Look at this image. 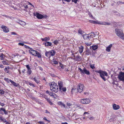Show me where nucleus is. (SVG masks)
I'll list each match as a JSON object with an SVG mask.
<instances>
[{
  "label": "nucleus",
  "mask_w": 124,
  "mask_h": 124,
  "mask_svg": "<svg viewBox=\"0 0 124 124\" xmlns=\"http://www.w3.org/2000/svg\"><path fill=\"white\" fill-rule=\"evenodd\" d=\"M115 31L116 35L124 40V34L123 31L119 29L116 28L115 29Z\"/></svg>",
  "instance_id": "1"
},
{
  "label": "nucleus",
  "mask_w": 124,
  "mask_h": 124,
  "mask_svg": "<svg viewBox=\"0 0 124 124\" xmlns=\"http://www.w3.org/2000/svg\"><path fill=\"white\" fill-rule=\"evenodd\" d=\"M50 89L52 91L57 92L58 91V88L56 84L54 82H53L50 84Z\"/></svg>",
  "instance_id": "2"
},
{
  "label": "nucleus",
  "mask_w": 124,
  "mask_h": 124,
  "mask_svg": "<svg viewBox=\"0 0 124 124\" xmlns=\"http://www.w3.org/2000/svg\"><path fill=\"white\" fill-rule=\"evenodd\" d=\"M95 71L100 74V77L104 81L106 80L105 76L107 77L108 76V73L106 72L101 70H96Z\"/></svg>",
  "instance_id": "3"
},
{
  "label": "nucleus",
  "mask_w": 124,
  "mask_h": 124,
  "mask_svg": "<svg viewBox=\"0 0 124 124\" xmlns=\"http://www.w3.org/2000/svg\"><path fill=\"white\" fill-rule=\"evenodd\" d=\"M29 53L33 55L37 56L39 58H41V55L39 52L37 51L33 50L32 48L29 50Z\"/></svg>",
  "instance_id": "4"
},
{
  "label": "nucleus",
  "mask_w": 124,
  "mask_h": 124,
  "mask_svg": "<svg viewBox=\"0 0 124 124\" xmlns=\"http://www.w3.org/2000/svg\"><path fill=\"white\" fill-rule=\"evenodd\" d=\"M55 51L51 50L48 52H46L45 54L48 58H50L51 56H54L55 54Z\"/></svg>",
  "instance_id": "5"
},
{
  "label": "nucleus",
  "mask_w": 124,
  "mask_h": 124,
  "mask_svg": "<svg viewBox=\"0 0 124 124\" xmlns=\"http://www.w3.org/2000/svg\"><path fill=\"white\" fill-rule=\"evenodd\" d=\"M78 69L80 71L82 74H85L88 75L90 74V72L85 68H83V69H82L80 68H79Z\"/></svg>",
  "instance_id": "6"
},
{
  "label": "nucleus",
  "mask_w": 124,
  "mask_h": 124,
  "mask_svg": "<svg viewBox=\"0 0 124 124\" xmlns=\"http://www.w3.org/2000/svg\"><path fill=\"white\" fill-rule=\"evenodd\" d=\"M84 86L83 84H80L78 86L77 90L79 93H81L83 91L84 88Z\"/></svg>",
  "instance_id": "7"
},
{
  "label": "nucleus",
  "mask_w": 124,
  "mask_h": 124,
  "mask_svg": "<svg viewBox=\"0 0 124 124\" xmlns=\"http://www.w3.org/2000/svg\"><path fill=\"white\" fill-rule=\"evenodd\" d=\"M94 24H98L101 25H109L110 24V23H109L106 22H100L98 21H94Z\"/></svg>",
  "instance_id": "8"
},
{
  "label": "nucleus",
  "mask_w": 124,
  "mask_h": 124,
  "mask_svg": "<svg viewBox=\"0 0 124 124\" xmlns=\"http://www.w3.org/2000/svg\"><path fill=\"white\" fill-rule=\"evenodd\" d=\"M119 80L123 81H124V72H121L118 76Z\"/></svg>",
  "instance_id": "9"
},
{
  "label": "nucleus",
  "mask_w": 124,
  "mask_h": 124,
  "mask_svg": "<svg viewBox=\"0 0 124 124\" xmlns=\"http://www.w3.org/2000/svg\"><path fill=\"white\" fill-rule=\"evenodd\" d=\"M80 102L83 104H88L90 103V100L88 99H82L80 100Z\"/></svg>",
  "instance_id": "10"
},
{
  "label": "nucleus",
  "mask_w": 124,
  "mask_h": 124,
  "mask_svg": "<svg viewBox=\"0 0 124 124\" xmlns=\"http://www.w3.org/2000/svg\"><path fill=\"white\" fill-rule=\"evenodd\" d=\"M34 16H36V17L39 19H41L43 18L44 17V16L41 15L39 14V13L36 12V14L34 13Z\"/></svg>",
  "instance_id": "11"
},
{
  "label": "nucleus",
  "mask_w": 124,
  "mask_h": 124,
  "mask_svg": "<svg viewBox=\"0 0 124 124\" xmlns=\"http://www.w3.org/2000/svg\"><path fill=\"white\" fill-rule=\"evenodd\" d=\"M1 28L5 32H8L9 31V29L5 26L2 25L1 26Z\"/></svg>",
  "instance_id": "12"
},
{
  "label": "nucleus",
  "mask_w": 124,
  "mask_h": 124,
  "mask_svg": "<svg viewBox=\"0 0 124 124\" xmlns=\"http://www.w3.org/2000/svg\"><path fill=\"white\" fill-rule=\"evenodd\" d=\"M112 107L113 109L114 110H115L118 109L120 108V107L119 105H117L115 104H113Z\"/></svg>",
  "instance_id": "13"
},
{
  "label": "nucleus",
  "mask_w": 124,
  "mask_h": 124,
  "mask_svg": "<svg viewBox=\"0 0 124 124\" xmlns=\"http://www.w3.org/2000/svg\"><path fill=\"white\" fill-rule=\"evenodd\" d=\"M90 35V33H89L88 34H85L83 35V37L84 39H89V38H90L89 36Z\"/></svg>",
  "instance_id": "14"
},
{
  "label": "nucleus",
  "mask_w": 124,
  "mask_h": 124,
  "mask_svg": "<svg viewBox=\"0 0 124 124\" xmlns=\"http://www.w3.org/2000/svg\"><path fill=\"white\" fill-rule=\"evenodd\" d=\"M112 46V44H110L108 46L106 47V51L108 52H109L110 51L111 48Z\"/></svg>",
  "instance_id": "15"
},
{
  "label": "nucleus",
  "mask_w": 124,
  "mask_h": 124,
  "mask_svg": "<svg viewBox=\"0 0 124 124\" xmlns=\"http://www.w3.org/2000/svg\"><path fill=\"white\" fill-rule=\"evenodd\" d=\"M58 85L59 87V90L61 91L62 88L63 87L62 83L61 81H59L58 82Z\"/></svg>",
  "instance_id": "16"
},
{
  "label": "nucleus",
  "mask_w": 124,
  "mask_h": 124,
  "mask_svg": "<svg viewBox=\"0 0 124 124\" xmlns=\"http://www.w3.org/2000/svg\"><path fill=\"white\" fill-rule=\"evenodd\" d=\"M46 47H48L51 46L52 43L49 42H46L44 44Z\"/></svg>",
  "instance_id": "17"
},
{
  "label": "nucleus",
  "mask_w": 124,
  "mask_h": 124,
  "mask_svg": "<svg viewBox=\"0 0 124 124\" xmlns=\"http://www.w3.org/2000/svg\"><path fill=\"white\" fill-rule=\"evenodd\" d=\"M0 120L1 122H2L4 123L6 122V119L1 116H0Z\"/></svg>",
  "instance_id": "18"
},
{
  "label": "nucleus",
  "mask_w": 124,
  "mask_h": 124,
  "mask_svg": "<svg viewBox=\"0 0 124 124\" xmlns=\"http://www.w3.org/2000/svg\"><path fill=\"white\" fill-rule=\"evenodd\" d=\"M79 52L80 53H82L83 51L84 47L82 46H81L79 47Z\"/></svg>",
  "instance_id": "19"
},
{
  "label": "nucleus",
  "mask_w": 124,
  "mask_h": 124,
  "mask_svg": "<svg viewBox=\"0 0 124 124\" xmlns=\"http://www.w3.org/2000/svg\"><path fill=\"white\" fill-rule=\"evenodd\" d=\"M18 23L20 25L23 26H25L26 24V23L25 22L21 21H19Z\"/></svg>",
  "instance_id": "20"
},
{
  "label": "nucleus",
  "mask_w": 124,
  "mask_h": 124,
  "mask_svg": "<svg viewBox=\"0 0 124 124\" xmlns=\"http://www.w3.org/2000/svg\"><path fill=\"white\" fill-rule=\"evenodd\" d=\"M58 105H59L63 106L64 107V108H67V107H66L65 104H64L62 102L59 101L58 102Z\"/></svg>",
  "instance_id": "21"
},
{
  "label": "nucleus",
  "mask_w": 124,
  "mask_h": 124,
  "mask_svg": "<svg viewBox=\"0 0 124 124\" xmlns=\"http://www.w3.org/2000/svg\"><path fill=\"white\" fill-rule=\"evenodd\" d=\"M67 106H66V107L67 108H71L72 106V104L69 103H67Z\"/></svg>",
  "instance_id": "22"
},
{
  "label": "nucleus",
  "mask_w": 124,
  "mask_h": 124,
  "mask_svg": "<svg viewBox=\"0 0 124 124\" xmlns=\"http://www.w3.org/2000/svg\"><path fill=\"white\" fill-rule=\"evenodd\" d=\"M41 39L43 41H46L47 40H50V38L49 37H46L44 38H42Z\"/></svg>",
  "instance_id": "23"
},
{
  "label": "nucleus",
  "mask_w": 124,
  "mask_h": 124,
  "mask_svg": "<svg viewBox=\"0 0 124 124\" xmlns=\"http://www.w3.org/2000/svg\"><path fill=\"white\" fill-rule=\"evenodd\" d=\"M10 82L12 83V84L14 86L16 87L17 86H18V84L16 83L14 81H13L12 80H10Z\"/></svg>",
  "instance_id": "24"
},
{
  "label": "nucleus",
  "mask_w": 124,
  "mask_h": 124,
  "mask_svg": "<svg viewBox=\"0 0 124 124\" xmlns=\"http://www.w3.org/2000/svg\"><path fill=\"white\" fill-rule=\"evenodd\" d=\"M77 92V90L76 88H72L71 90V92L72 94L76 93Z\"/></svg>",
  "instance_id": "25"
},
{
  "label": "nucleus",
  "mask_w": 124,
  "mask_h": 124,
  "mask_svg": "<svg viewBox=\"0 0 124 124\" xmlns=\"http://www.w3.org/2000/svg\"><path fill=\"white\" fill-rule=\"evenodd\" d=\"M5 57L4 55L2 53L0 54V57L1 58V60H3L4 59Z\"/></svg>",
  "instance_id": "26"
},
{
  "label": "nucleus",
  "mask_w": 124,
  "mask_h": 124,
  "mask_svg": "<svg viewBox=\"0 0 124 124\" xmlns=\"http://www.w3.org/2000/svg\"><path fill=\"white\" fill-rule=\"evenodd\" d=\"M92 49L94 50H95L96 49H97L98 47L97 46H92Z\"/></svg>",
  "instance_id": "27"
},
{
  "label": "nucleus",
  "mask_w": 124,
  "mask_h": 124,
  "mask_svg": "<svg viewBox=\"0 0 124 124\" xmlns=\"http://www.w3.org/2000/svg\"><path fill=\"white\" fill-rule=\"evenodd\" d=\"M78 32L79 33L81 34H82L84 33V31L80 29H79Z\"/></svg>",
  "instance_id": "28"
},
{
  "label": "nucleus",
  "mask_w": 124,
  "mask_h": 124,
  "mask_svg": "<svg viewBox=\"0 0 124 124\" xmlns=\"http://www.w3.org/2000/svg\"><path fill=\"white\" fill-rule=\"evenodd\" d=\"M9 67H6L4 69L5 71L7 73H8L9 71L8 70H9Z\"/></svg>",
  "instance_id": "29"
},
{
  "label": "nucleus",
  "mask_w": 124,
  "mask_h": 124,
  "mask_svg": "<svg viewBox=\"0 0 124 124\" xmlns=\"http://www.w3.org/2000/svg\"><path fill=\"white\" fill-rule=\"evenodd\" d=\"M90 38L92 37L93 38V37H94V36L95 35V34L93 32H92L91 33H90Z\"/></svg>",
  "instance_id": "30"
},
{
  "label": "nucleus",
  "mask_w": 124,
  "mask_h": 124,
  "mask_svg": "<svg viewBox=\"0 0 124 124\" xmlns=\"http://www.w3.org/2000/svg\"><path fill=\"white\" fill-rule=\"evenodd\" d=\"M76 59L77 61H80L81 59V57L80 56H79L78 55L76 56Z\"/></svg>",
  "instance_id": "31"
},
{
  "label": "nucleus",
  "mask_w": 124,
  "mask_h": 124,
  "mask_svg": "<svg viewBox=\"0 0 124 124\" xmlns=\"http://www.w3.org/2000/svg\"><path fill=\"white\" fill-rule=\"evenodd\" d=\"M46 93L47 94H48L49 95L51 96L53 93L52 92H50L49 91L47 90L46 91Z\"/></svg>",
  "instance_id": "32"
},
{
  "label": "nucleus",
  "mask_w": 124,
  "mask_h": 124,
  "mask_svg": "<svg viewBox=\"0 0 124 124\" xmlns=\"http://www.w3.org/2000/svg\"><path fill=\"white\" fill-rule=\"evenodd\" d=\"M52 63L55 64H58V62L56 61L55 59H53L52 61Z\"/></svg>",
  "instance_id": "33"
},
{
  "label": "nucleus",
  "mask_w": 124,
  "mask_h": 124,
  "mask_svg": "<svg viewBox=\"0 0 124 124\" xmlns=\"http://www.w3.org/2000/svg\"><path fill=\"white\" fill-rule=\"evenodd\" d=\"M27 73L28 74L30 75L32 72L31 71V69L27 70Z\"/></svg>",
  "instance_id": "34"
},
{
  "label": "nucleus",
  "mask_w": 124,
  "mask_h": 124,
  "mask_svg": "<svg viewBox=\"0 0 124 124\" xmlns=\"http://www.w3.org/2000/svg\"><path fill=\"white\" fill-rule=\"evenodd\" d=\"M34 81L37 83H38L39 82V80L38 79H36V77H35L33 78Z\"/></svg>",
  "instance_id": "35"
},
{
  "label": "nucleus",
  "mask_w": 124,
  "mask_h": 124,
  "mask_svg": "<svg viewBox=\"0 0 124 124\" xmlns=\"http://www.w3.org/2000/svg\"><path fill=\"white\" fill-rule=\"evenodd\" d=\"M4 80H5L6 82H7L8 83H9V82H10V80H10L8 79V78H4Z\"/></svg>",
  "instance_id": "36"
},
{
  "label": "nucleus",
  "mask_w": 124,
  "mask_h": 124,
  "mask_svg": "<svg viewBox=\"0 0 124 124\" xmlns=\"http://www.w3.org/2000/svg\"><path fill=\"white\" fill-rule=\"evenodd\" d=\"M27 84H29V85H30L31 86H32L33 87H34L35 86V85H33V84H32L31 83H30V82H27Z\"/></svg>",
  "instance_id": "37"
},
{
  "label": "nucleus",
  "mask_w": 124,
  "mask_h": 124,
  "mask_svg": "<svg viewBox=\"0 0 124 124\" xmlns=\"http://www.w3.org/2000/svg\"><path fill=\"white\" fill-rule=\"evenodd\" d=\"M2 63H3V64L4 65H8V63L5 61H3L2 62Z\"/></svg>",
  "instance_id": "38"
},
{
  "label": "nucleus",
  "mask_w": 124,
  "mask_h": 124,
  "mask_svg": "<svg viewBox=\"0 0 124 124\" xmlns=\"http://www.w3.org/2000/svg\"><path fill=\"white\" fill-rule=\"evenodd\" d=\"M58 42V41L57 40H55L54 42V43L56 45H57Z\"/></svg>",
  "instance_id": "39"
},
{
  "label": "nucleus",
  "mask_w": 124,
  "mask_h": 124,
  "mask_svg": "<svg viewBox=\"0 0 124 124\" xmlns=\"http://www.w3.org/2000/svg\"><path fill=\"white\" fill-rule=\"evenodd\" d=\"M4 91L2 90H0V94H2L4 93Z\"/></svg>",
  "instance_id": "40"
},
{
  "label": "nucleus",
  "mask_w": 124,
  "mask_h": 124,
  "mask_svg": "<svg viewBox=\"0 0 124 124\" xmlns=\"http://www.w3.org/2000/svg\"><path fill=\"white\" fill-rule=\"evenodd\" d=\"M66 88L65 87L64 88L62 87V88L61 90H62L64 92L65 91H66Z\"/></svg>",
  "instance_id": "41"
},
{
  "label": "nucleus",
  "mask_w": 124,
  "mask_h": 124,
  "mask_svg": "<svg viewBox=\"0 0 124 124\" xmlns=\"http://www.w3.org/2000/svg\"><path fill=\"white\" fill-rule=\"evenodd\" d=\"M27 68V70L31 69L30 66L29 65H27L26 66Z\"/></svg>",
  "instance_id": "42"
},
{
  "label": "nucleus",
  "mask_w": 124,
  "mask_h": 124,
  "mask_svg": "<svg viewBox=\"0 0 124 124\" xmlns=\"http://www.w3.org/2000/svg\"><path fill=\"white\" fill-rule=\"evenodd\" d=\"M90 67L92 69H94L95 68V67L93 65H91L90 66Z\"/></svg>",
  "instance_id": "43"
},
{
  "label": "nucleus",
  "mask_w": 124,
  "mask_h": 124,
  "mask_svg": "<svg viewBox=\"0 0 124 124\" xmlns=\"http://www.w3.org/2000/svg\"><path fill=\"white\" fill-rule=\"evenodd\" d=\"M85 43L87 46H89L91 44V43H89L87 42H86Z\"/></svg>",
  "instance_id": "44"
},
{
  "label": "nucleus",
  "mask_w": 124,
  "mask_h": 124,
  "mask_svg": "<svg viewBox=\"0 0 124 124\" xmlns=\"http://www.w3.org/2000/svg\"><path fill=\"white\" fill-rule=\"evenodd\" d=\"M47 101L50 103L51 105H52L53 104V103L51 102L50 99H49Z\"/></svg>",
  "instance_id": "45"
},
{
  "label": "nucleus",
  "mask_w": 124,
  "mask_h": 124,
  "mask_svg": "<svg viewBox=\"0 0 124 124\" xmlns=\"http://www.w3.org/2000/svg\"><path fill=\"white\" fill-rule=\"evenodd\" d=\"M72 2H74L75 3H76L78 1V0H72Z\"/></svg>",
  "instance_id": "46"
},
{
  "label": "nucleus",
  "mask_w": 124,
  "mask_h": 124,
  "mask_svg": "<svg viewBox=\"0 0 124 124\" xmlns=\"http://www.w3.org/2000/svg\"><path fill=\"white\" fill-rule=\"evenodd\" d=\"M18 45H21L22 46H23L24 45V44L23 43H19L18 44Z\"/></svg>",
  "instance_id": "47"
},
{
  "label": "nucleus",
  "mask_w": 124,
  "mask_h": 124,
  "mask_svg": "<svg viewBox=\"0 0 124 124\" xmlns=\"http://www.w3.org/2000/svg\"><path fill=\"white\" fill-rule=\"evenodd\" d=\"M89 114V113L88 112H85L83 114V116H85V114Z\"/></svg>",
  "instance_id": "48"
},
{
  "label": "nucleus",
  "mask_w": 124,
  "mask_h": 124,
  "mask_svg": "<svg viewBox=\"0 0 124 124\" xmlns=\"http://www.w3.org/2000/svg\"><path fill=\"white\" fill-rule=\"evenodd\" d=\"M38 123L40 124H45L43 122L41 121H39L38 122Z\"/></svg>",
  "instance_id": "49"
},
{
  "label": "nucleus",
  "mask_w": 124,
  "mask_h": 124,
  "mask_svg": "<svg viewBox=\"0 0 124 124\" xmlns=\"http://www.w3.org/2000/svg\"><path fill=\"white\" fill-rule=\"evenodd\" d=\"M60 66L63 69V68L62 67L63 66V64H62L61 63H60Z\"/></svg>",
  "instance_id": "50"
},
{
  "label": "nucleus",
  "mask_w": 124,
  "mask_h": 124,
  "mask_svg": "<svg viewBox=\"0 0 124 124\" xmlns=\"http://www.w3.org/2000/svg\"><path fill=\"white\" fill-rule=\"evenodd\" d=\"M56 95V94H52V95L51 96L53 97L54 98H55V95Z\"/></svg>",
  "instance_id": "51"
},
{
  "label": "nucleus",
  "mask_w": 124,
  "mask_h": 124,
  "mask_svg": "<svg viewBox=\"0 0 124 124\" xmlns=\"http://www.w3.org/2000/svg\"><path fill=\"white\" fill-rule=\"evenodd\" d=\"M43 119L45 120L46 121H48V122H50V121L49 120H47L46 117H44L43 118Z\"/></svg>",
  "instance_id": "52"
},
{
  "label": "nucleus",
  "mask_w": 124,
  "mask_h": 124,
  "mask_svg": "<svg viewBox=\"0 0 124 124\" xmlns=\"http://www.w3.org/2000/svg\"><path fill=\"white\" fill-rule=\"evenodd\" d=\"M89 22H90L91 23H93L94 24V21L93 20H90L89 21Z\"/></svg>",
  "instance_id": "53"
},
{
  "label": "nucleus",
  "mask_w": 124,
  "mask_h": 124,
  "mask_svg": "<svg viewBox=\"0 0 124 124\" xmlns=\"http://www.w3.org/2000/svg\"><path fill=\"white\" fill-rule=\"evenodd\" d=\"M4 66L2 64H0V68H4Z\"/></svg>",
  "instance_id": "54"
},
{
  "label": "nucleus",
  "mask_w": 124,
  "mask_h": 124,
  "mask_svg": "<svg viewBox=\"0 0 124 124\" xmlns=\"http://www.w3.org/2000/svg\"><path fill=\"white\" fill-rule=\"evenodd\" d=\"M11 34L12 35H16V34L15 32H11Z\"/></svg>",
  "instance_id": "55"
},
{
  "label": "nucleus",
  "mask_w": 124,
  "mask_h": 124,
  "mask_svg": "<svg viewBox=\"0 0 124 124\" xmlns=\"http://www.w3.org/2000/svg\"><path fill=\"white\" fill-rule=\"evenodd\" d=\"M25 47L27 48L30 49H31V48H30V47L28 46H26Z\"/></svg>",
  "instance_id": "56"
},
{
  "label": "nucleus",
  "mask_w": 124,
  "mask_h": 124,
  "mask_svg": "<svg viewBox=\"0 0 124 124\" xmlns=\"http://www.w3.org/2000/svg\"><path fill=\"white\" fill-rule=\"evenodd\" d=\"M3 109H5L3 108H0V113H1L0 112L1 111V110H2V111H3Z\"/></svg>",
  "instance_id": "57"
},
{
  "label": "nucleus",
  "mask_w": 124,
  "mask_h": 124,
  "mask_svg": "<svg viewBox=\"0 0 124 124\" xmlns=\"http://www.w3.org/2000/svg\"><path fill=\"white\" fill-rule=\"evenodd\" d=\"M91 120H92L93 119V117H91L89 118Z\"/></svg>",
  "instance_id": "58"
},
{
  "label": "nucleus",
  "mask_w": 124,
  "mask_h": 124,
  "mask_svg": "<svg viewBox=\"0 0 124 124\" xmlns=\"http://www.w3.org/2000/svg\"><path fill=\"white\" fill-rule=\"evenodd\" d=\"M117 4L118 5H119L121 3V2H120V1H119V2H117Z\"/></svg>",
  "instance_id": "59"
},
{
  "label": "nucleus",
  "mask_w": 124,
  "mask_h": 124,
  "mask_svg": "<svg viewBox=\"0 0 124 124\" xmlns=\"http://www.w3.org/2000/svg\"><path fill=\"white\" fill-rule=\"evenodd\" d=\"M84 94L85 95H88V93L87 92H85L84 93Z\"/></svg>",
  "instance_id": "60"
},
{
  "label": "nucleus",
  "mask_w": 124,
  "mask_h": 124,
  "mask_svg": "<svg viewBox=\"0 0 124 124\" xmlns=\"http://www.w3.org/2000/svg\"><path fill=\"white\" fill-rule=\"evenodd\" d=\"M71 0H65L67 2H70Z\"/></svg>",
  "instance_id": "61"
},
{
  "label": "nucleus",
  "mask_w": 124,
  "mask_h": 124,
  "mask_svg": "<svg viewBox=\"0 0 124 124\" xmlns=\"http://www.w3.org/2000/svg\"><path fill=\"white\" fill-rule=\"evenodd\" d=\"M24 7L25 8H28V6L27 5H26L24 6Z\"/></svg>",
  "instance_id": "62"
},
{
  "label": "nucleus",
  "mask_w": 124,
  "mask_h": 124,
  "mask_svg": "<svg viewBox=\"0 0 124 124\" xmlns=\"http://www.w3.org/2000/svg\"><path fill=\"white\" fill-rule=\"evenodd\" d=\"M4 114H7V112L5 110L4 112Z\"/></svg>",
  "instance_id": "63"
},
{
  "label": "nucleus",
  "mask_w": 124,
  "mask_h": 124,
  "mask_svg": "<svg viewBox=\"0 0 124 124\" xmlns=\"http://www.w3.org/2000/svg\"><path fill=\"white\" fill-rule=\"evenodd\" d=\"M44 98H45V99H46V100H47L49 98H48L46 96H45V97H44Z\"/></svg>",
  "instance_id": "64"
}]
</instances>
